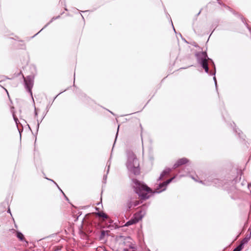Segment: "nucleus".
<instances>
[{
    "mask_svg": "<svg viewBox=\"0 0 251 251\" xmlns=\"http://www.w3.org/2000/svg\"><path fill=\"white\" fill-rule=\"evenodd\" d=\"M14 119H15V121L16 122L17 119L16 118H14Z\"/></svg>",
    "mask_w": 251,
    "mask_h": 251,
    "instance_id": "nucleus-16",
    "label": "nucleus"
},
{
    "mask_svg": "<svg viewBox=\"0 0 251 251\" xmlns=\"http://www.w3.org/2000/svg\"><path fill=\"white\" fill-rule=\"evenodd\" d=\"M142 219V216L140 213H137L135 215L134 218L128 221L125 225L126 226H128L137 223L140 219Z\"/></svg>",
    "mask_w": 251,
    "mask_h": 251,
    "instance_id": "nucleus-5",
    "label": "nucleus"
},
{
    "mask_svg": "<svg viewBox=\"0 0 251 251\" xmlns=\"http://www.w3.org/2000/svg\"><path fill=\"white\" fill-rule=\"evenodd\" d=\"M188 160L186 158H181L178 160L174 165V168H177L179 166L185 164L187 162Z\"/></svg>",
    "mask_w": 251,
    "mask_h": 251,
    "instance_id": "nucleus-6",
    "label": "nucleus"
},
{
    "mask_svg": "<svg viewBox=\"0 0 251 251\" xmlns=\"http://www.w3.org/2000/svg\"><path fill=\"white\" fill-rule=\"evenodd\" d=\"M25 82L26 85V88L28 89V91L31 92V87L32 86V81L31 80H27L25 79Z\"/></svg>",
    "mask_w": 251,
    "mask_h": 251,
    "instance_id": "nucleus-7",
    "label": "nucleus"
},
{
    "mask_svg": "<svg viewBox=\"0 0 251 251\" xmlns=\"http://www.w3.org/2000/svg\"><path fill=\"white\" fill-rule=\"evenodd\" d=\"M214 80H215V84H216V85H217V82H216V77H214Z\"/></svg>",
    "mask_w": 251,
    "mask_h": 251,
    "instance_id": "nucleus-14",
    "label": "nucleus"
},
{
    "mask_svg": "<svg viewBox=\"0 0 251 251\" xmlns=\"http://www.w3.org/2000/svg\"><path fill=\"white\" fill-rule=\"evenodd\" d=\"M248 240H249V239L245 238L243 240V241H242V242L240 244H242V247H243L244 245L245 244L247 243L248 242Z\"/></svg>",
    "mask_w": 251,
    "mask_h": 251,
    "instance_id": "nucleus-12",
    "label": "nucleus"
},
{
    "mask_svg": "<svg viewBox=\"0 0 251 251\" xmlns=\"http://www.w3.org/2000/svg\"><path fill=\"white\" fill-rule=\"evenodd\" d=\"M138 204H139V201H136L134 203V204H133V205L134 206H135L138 205Z\"/></svg>",
    "mask_w": 251,
    "mask_h": 251,
    "instance_id": "nucleus-13",
    "label": "nucleus"
},
{
    "mask_svg": "<svg viewBox=\"0 0 251 251\" xmlns=\"http://www.w3.org/2000/svg\"><path fill=\"white\" fill-rule=\"evenodd\" d=\"M126 166L127 169L130 173L134 175H138L139 174V163L133 152H129L128 153Z\"/></svg>",
    "mask_w": 251,
    "mask_h": 251,
    "instance_id": "nucleus-1",
    "label": "nucleus"
},
{
    "mask_svg": "<svg viewBox=\"0 0 251 251\" xmlns=\"http://www.w3.org/2000/svg\"><path fill=\"white\" fill-rule=\"evenodd\" d=\"M132 205L131 204V205L129 206V208H130L131 207H132Z\"/></svg>",
    "mask_w": 251,
    "mask_h": 251,
    "instance_id": "nucleus-15",
    "label": "nucleus"
},
{
    "mask_svg": "<svg viewBox=\"0 0 251 251\" xmlns=\"http://www.w3.org/2000/svg\"><path fill=\"white\" fill-rule=\"evenodd\" d=\"M243 248L242 244H240L238 247L234 249L233 251H240Z\"/></svg>",
    "mask_w": 251,
    "mask_h": 251,
    "instance_id": "nucleus-10",
    "label": "nucleus"
},
{
    "mask_svg": "<svg viewBox=\"0 0 251 251\" xmlns=\"http://www.w3.org/2000/svg\"><path fill=\"white\" fill-rule=\"evenodd\" d=\"M171 172V169L169 168L165 169L163 172L161 173L160 175V176L159 177V179H162L163 177L165 176L168 175Z\"/></svg>",
    "mask_w": 251,
    "mask_h": 251,
    "instance_id": "nucleus-8",
    "label": "nucleus"
},
{
    "mask_svg": "<svg viewBox=\"0 0 251 251\" xmlns=\"http://www.w3.org/2000/svg\"><path fill=\"white\" fill-rule=\"evenodd\" d=\"M17 237L22 240L24 238V235L21 233L18 232L17 233Z\"/></svg>",
    "mask_w": 251,
    "mask_h": 251,
    "instance_id": "nucleus-11",
    "label": "nucleus"
},
{
    "mask_svg": "<svg viewBox=\"0 0 251 251\" xmlns=\"http://www.w3.org/2000/svg\"><path fill=\"white\" fill-rule=\"evenodd\" d=\"M133 187L139 196L144 199L149 198L150 197L149 194L151 192L150 188L137 180H133Z\"/></svg>",
    "mask_w": 251,
    "mask_h": 251,
    "instance_id": "nucleus-2",
    "label": "nucleus"
},
{
    "mask_svg": "<svg viewBox=\"0 0 251 251\" xmlns=\"http://www.w3.org/2000/svg\"><path fill=\"white\" fill-rule=\"evenodd\" d=\"M174 178V177H173L169 180H168L167 181L163 182V183L160 184L158 186V188H157L156 190H155V192L156 193H160L161 192H162V191L166 189V186L167 185L170 183L172 180Z\"/></svg>",
    "mask_w": 251,
    "mask_h": 251,
    "instance_id": "nucleus-4",
    "label": "nucleus"
},
{
    "mask_svg": "<svg viewBox=\"0 0 251 251\" xmlns=\"http://www.w3.org/2000/svg\"><path fill=\"white\" fill-rule=\"evenodd\" d=\"M198 59L202 67L206 73L208 72V67L207 65V56L205 52H201L198 54Z\"/></svg>",
    "mask_w": 251,
    "mask_h": 251,
    "instance_id": "nucleus-3",
    "label": "nucleus"
},
{
    "mask_svg": "<svg viewBox=\"0 0 251 251\" xmlns=\"http://www.w3.org/2000/svg\"><path fill=\"white\" fill-rule=\"evenodd\" d=\"M98 215L100 217H102L104 219H107V217H108L107 215L106 214H105L104 213L102 212H100L98 213Z\"/></svg>",
    "mask_w": 251,
    "mask_h": 251,
    "instance_id": "nucleus-9",
    "label": "nucleus"
}]
</instances>
